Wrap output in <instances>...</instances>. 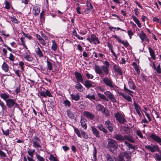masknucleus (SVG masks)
<instances>
[{"label": "nucleus", "mask_w": 161, "mask_h": 161, "mask_svg": "<svg viewBox=\"0 0 161 161\" xmlns=\"http://www.w3.org/2000/svg\"><path fill=\"white\" fill-rule=\"evenodd\" d=\"M91 129L93 134L97 138H99L100 137V134L99 131L94 126H92Z\"/></svg>", "instance_id": "21"}, {"label": "nucleus", "mask_w": 161, "mask_h": 161, "mask_svg": "<svg viewBox=\"0 0 161 161\" xmlns=\"http://www.w3.org/2000/svg\"><path fill=\"white\" fill-rule=\"evenodd\" d=\"M125 144L130 148H131L133 149H135L134 146H133L132 144L129 143L128 142L125 141Z\"/></svg>", "instance_id": "52"}, {"label": "nucleus", "mask_w": 161, "mask_h": 161, "mask_svg": "<svg viewBox=\"0 0 161 161\" xmlns=\"http://www.w3.org/2000/svg\"><path fill=\"white\" fill-rule=\"evenodd\" d=\"M114 159H115V161H125L122 155H119L117 158H114Z\"/></svg>", "instance_id": "47"}, {"label": "nucleus", "mask_w": 161, "mask_h": 161, "mask_svg": "<svg viewBox=\"0 0 161 161\" xmlns=\"http://www.w3.org/2000/svg\"><path fill=\"white\" fill-rule=\"evenodd\" d=\"M23 56L24 58L27 61L31 62L33 60V57L31 55H28L27 53H24Z\"/></svg>", "instance_id": "26"}, {"label": "nucleus", "mask_w": 161, "mask_h": 161, "mask_svg": "<svg viewBox=\"0 0 161 161\" xmlns=\"http://www.w3.org/2000/svg\"><path fill=\"white\" fill-rule=\"evenodd\" d=\"M104 124L109 131L112 132L114 131V125L109 120H106Z\"/></svg>", "instance_id": "10"}, {"label": "nucleus", "mask_w": 161, "mask_h": 161, "mask_svg": "<svg viewBox=\"0 0 161 161\" xmlns=\"http://www.w3.org/2000/svg\"><path fill=\"white\" fill-rule=\"evenodd\" d=\"M86 97L88 98L90 100L95 99V97L94 95H91L90 94H89L86 96Z\"/></svg>", "instance_id": "56"}, {"label": "nucleus", "mask_w": 161, "mask_h": 161, "mask_svg": "<svg viewBox=\"0 0 161 161\" xmlns=\"http://www.w3.org/2000/svg\"><path fill=\"white\" fill-rule=\"evenodd\" d=\"M3 69L5 72H8L9 70V67L8 65L5 62L3 63L2 65Z\"/></svg>", "instance_id": "38"}, {"label": "nucleus", "mask_w": 161, "mask_h": 161, "mask_svg": "<svg viewBox=\"0 0 161 161\" xmlns=\"http://www.w3.org/2000/svg\"><path fill=\"white\" fill-rule=\"evenodd\" d=\"M124 90L125 91L128 93V94L132 96V95L130 94L131 93H133V92L131 90L128 89L125 86V85L124 87Z\"/></svg>", "instance_id": "54"}, {"label": "nucleus", "mask_w": 161, "mask_h": 161, "mask_svg": "<svg viewBox=\"0 0 161 161\" xmlns=\"http://www.w3.org/2000/svg\"><path fill=\"white\" fill-rule=\"evenodd\" d=\"M36 156L37 160V161H45V158L39 154L36 153Z\"/></svg>", "instance_id": "42"}, {"label": "nucleus", "mask_w": 161, "mask_h": 161, "mask_svg": "<svg viewBox=\"0 0 161 161\" xmlns=\"http://www.w3.org/2000/svg\"><path fill=\"white\" fill-rule=\"evenodd\" d=\"M97 95L98 97L102 100H105L106 101H108V99L107 98V97L103 94H102L100 93H98L97 94Z\"/></svg>", "instance_id": "40"}, {"label": "nucleus", "mask_w": 161, "mask_h": 161, "mask_svg": "<svg viewBox=\"0 0 161 161\" xmlns=\"http://www.w3.org/2000/svg\"><path fill=\"white\" fill-rule=\"evenodd\" d=\"M134 107L136 110V111L138 110H141V107L138 104H137L135 101L134 102Z\"/></svg>", "instance_id": "49"}, {"label": "nucleus", "mask_w": 161, "mask_h": 161, "mask_svg": "<svg viewBox=\"0 0 161 161\" xmlns=\"http://www.w3.org/2000/svg\"><path fill=\"white\" fill-rule=\"evenodd\" d=\"M105 95L109 99H110L113 102L115 103L116 101L115 97H114L113 94L109 91H106L104 93Z\"/></svg>", "instance_id": "14"}, {"label": "nucleus", "mask_w": 161, "mask_h": 161, "mask_svg": "<svg viewBox=\"0 0 161 161\" xmlns=\"http://www.w3.org/2000/svg\"><path fill=\"white\" fill-rule=\"evenodd\" d=\"M138 36L142 42L145 41L148 42H149V39L147 36L146 34L143 31H142L139 34Z\"/></svg>", "instance_id": "16"}, {"label": "nucleus", "mask_w": 161, "mask_h": 161, "mask_svg": "<svg viewBox=\"0 0 161 161\" xmlns=\"http://www.w3.org/2000/svg\"><path fill=\"white\" fill-rule=\"evenodd\" d=\"M156 70L155 73H158V74L161 73V68L160 67V64H159L157 67H156V68L154 69Z\"/></svg>", "instance_id": "44"}, {"label": "nucleus", "mask_w": 161, "mask_h": 161, "mask_svg": "<svg viewBox=\"0 0 161 161\" xmlns=\"http://www.w3.org/2000/svg\"><path fill=\"white\" fill-rule=\"evenodd\" d=\"M131 153L130 151H125L122 153L121 155L123 158L125 157L126 159V161H131Z\"/></svg>", "instance_id": "19"}, {"label": "nucleus", "mask_w": 161, "mask_h": 161, "mask_svg": "<svg viewBox=\"0 0 161 161\" xmlns=\"http://www.w3.org/2000/svg\"><path fill=\"white\" fill-rule=\"evenodd\" d=\"M124 140H126L131 143H134L135 141L133 139V137L131 136H128L127 135L124 136Z\"/></svg>", "instance_id": "34"}, {"label": "nucleus", "mask_w": 161, "mask_h": 161, "mask_svg": "<svg viewBox=\"0 0 161 161\" xmlns=\"http://www.w3.org/2000/svg\"><path fill=\"white\" fill-rule=\"evenodd\" d=\"M113 37L117 40L119 43L123 45L126 47H127L129 46V43L127 40L122 41L119 36L116 35H114Z\"/></svg>", "instance_id": "15"}, {"label": "nucleus", "mask_w": 161, "mask_h": 161, "mask_svg": "<svg viewBox=\"0 0 161 161\" xmlns=\"http://www.w3.org/2000/svg\"><path fill=\"white\" fill-rule=\"evenodd\" d=\"M0 106L2 108V110L3 111H7V106L5 105L4 103L0 99Z\"/></svg>", "instance_id": "37"}, {"label": "nucleus", "mask_w": 161, "mask_h": 161, "mask_svg": "<svg viewBox=\"0 0 161 161\" xmlns=\"http://www.w3.org/2000/svg\"><path fill=\"white\" fill-rule=\"evenodd\" d=\"M148 50L150 54V55L151 57L152 58L153 60L156 59V56L155 54V52L150 47H148Z\"/></svg>", "instance_id": "29"}, {"label": "nucleus", "mask_w": 161, "mask_h": 161, "mask_svg": "<svg viewBox=\"0 0 161 161\" xmlns=\"http://www.w3.org/2000/svg\"><path fill=\"white\" fill-rule=\"evenodd\" d=\"M86 75L88 79H92L94 77L93 75H91L88 73L86 74Z\"/></svg>", "instance_id": "63"}, {"label": "nucleus", "mask_w": 161, "mask_h": 161, "mask_svg": "<svg viewBox=\"0 0 161 161\" xmlns=\"http://www.w3.org/2000/svg\"><path fill=\"white\" fill-rule=\"evenodd\" d=\"M2 130L3 132V134L4 135L6 136H9V129H8L6 130H4L3 128H2Z\"/></svg>", "instance_id": "57"}, {"label": "nucleus", "mask_w": 161, "mask_h": 161, "mask_svg": "<svg viewBox=\"0 0 161 161\" xmlns=\"http://www.w3.org/2000/svg\"><path fill=\"white\" fill-rule=\"evenodd\" d=\"M53 44L52 46L51 49L53 51H55L57 49V45L56 43L54 41H52Z\"/></svg>", "instance_id": "46"}, {"label": "nucleus", "mask_w": 161, "mask_h": 161, "mask_svg": "<svg viewBox=\"0 0 161 161\" xmlns=\"http://www.w3.org/2000/svg\"><path fill=\"white\" fill-rule=\"evenodd\" d=\"M94 150L93 151V157L95 160L97 159V150L95 146H94Z\"/></svg>", "instance_id": "55"}, {"label": "nucleus", "mask_w": 161, "mask_h": 161, "mask_svg": "<svg viewBox=\"0 0 161 161\" xmlns=\"http://www.w3.org/2000/svg\"><path fill=\"white\" fill-rule=\"evenodd\" d=\"M50 104L51 105L52 107L54 108L56 106V103L54 100L50 99V101H49Z\"/></svg>", "instance_id": "60"}, {"label": "nucleus", "mask_w": 161, "mask_h": 161, "mask_svg": "<svg viewBox=\"0 0 161 161\" xmlns=\"http://www.w3.org/2000/svg\"><path fill=\"white\" fill-rule=\"evenodd\" d=\"M80 130L81 132V135L85 139H88V136L87 134L81 129H80Z\"/></svg>", "instance_id": "36"}, {"label": "nucleus", "mask_w": 161, "mask_h": 161, "mask_svg": "<svg viewBox=\"0 0 161 161\" xmlns=\"http://www.w3.org/2000/svg\"><path fill=\"white\" fill-rule=\"evenodd\" d=\"M73 128L74 129V132L75 133H76V134L79 137L81 138L82 136L81 134L80 133V130H79L77 128L75 127H73Z\"/></svg>", "instance_id": "39"}, {"label": "nucleus", "mask_w": 161, "mask_h": 161, "mask_svg": "<svg viewBox=\"0 0 161 161\" xmlns=\"http://www.w3.org/2000/svg\"><path fill=\"white\" fill-rule=\"evenodd\" d=\"M33 13L36 16L38 15L40 12V8L37 6H34L33 7Z\"/></svg>", "instance_id": "28"}, {"label": "nucleus", "mask_w": 161, "mask_h": 161, "mask_svg": "<svg viewBox=\"0 0 161 161\" xmlns=\"http://www.w3.org/2000/svg\"><path fill=\"white\" fill-rule=\"evenodd\" d=\"M35 152L34 149H29L28 151V153L30 156H27V158L28 161H35V160L33 159L34 153Z\"/></svg>", "instance_id": "13"}, {"label": "nucleus", "mask_w": 161, "mask_h": 161, "mask_svg": "<svg viewBox=\"0 0 161 161\" xmlns=\"http://www.w3.org/2000/svg\"><path fill=\"white\" fill-rule=\"evenodd\" d=\"M96 107V110L98 111H100L102 112L105 108L104 106L100 103H97Z\"/></svg>", "instance_id": "31"}, {"label": "nucleus", "mask_w": 161, "mask_h": 161, "mask_svg": "<svg viewBox=\"0 0 161 161\" xmlns=\"http://www.w3.org/2000/svg\"><path fill=\"white\" fill-rule=\"evenodd\" d=\"M35 52L37 55L40 58H42L43 56V55L39 47H38L35 50Z\"/></svg>", "instance_id": "35"}, {"label": "nucleus", "mask_w": 161, "mask_h": 161, "mask_svg": "<svg viewBox=\"0 0 161 161\" xmlns=\"http://www.w3.org/2000/svg\"><path fill=\"white\" fill-rule=\"evenodd\" d=\"M136 134L137 135L139 136L140 138H142L143 137V135L142 133L141 132L140 130H137L136 131Z\"/></svg>", "instance_id": "64"}, {"label": "nucleus", "mask_w": 161, "mask_h": 161, "mask_svg": "<svg viewBox=\"0 0 161 161\" xmlns=\"http://www.w3.org/2000/svg\"><path fill=\"white\" fill-rule=\"evenodd\" d=\"M51 61H52V60L50 59L47 57V69L49 70V71L53 69V66L51 62Z\"/></svg>", "instance_id": "27"}, {"label": "nucleus", "mask_w": 161, "mask_h": 161, "mask_svg": "<svg viewBox=\"0 0 161 161\" xmlns=\"http://www.w3.org/2000/svg\"><path fill=\"white\" fill-rule=\"evenodd\" d=\"M103 81L106 85L109 86L110 88H114V84L111 78L105 77L103 79Z\"/></svg>", "instance_id": "9"}, {"label": "nucleus", "mask_w": 161, "mask_h": 161, "mask_svg": "<svg viewBox=\"0 0 161 161\" xmlns=\"http://www.w3.org/2000/svg\"><path fill=\"white\" fill-rule=\"evenodd\" d=\"M5 0V8L7 9H9L10 8V3L9 2H8L7 0Z\"/></svg>", "instance_id": "58"}, {"label": "nucleus", "mask_w": 161, "mask_h": 161, "mask_svg": "<svg viewBox=\"0 0 161 161\" xmlns=\"http://www.w3.org/2000/svg\"><path fill=\"white\" fill-rule=\"evenodd\" d=\"M75 87L80 92H82L83 91L82 86L79 82H77Z\"/></svg>", "instance_id": "32"}, {"label": "nucleus", "mask_w": 161, "mask_h": 161, "mask_svg": "<svg viewBox=\"0 0 161 161\" xmlns=\"http://www.w3.org/2000/svg\"><path fill=\"white\" fill-rule=\"evenodd\" d=\"M122 129L126 134H128L130 132L131 129L129 127L124 126Z\"/></svg>", "instance_id": "48"}, {"label": "nucleus", "mask_w": 161, "mask_h": 161, "mask_svg": "<svg viewBox=\"0 0 161 161\" xmlns=\"http://www.w3.org/2000/svg\"><path fill=\"white\" fill-rule=\"evenodd\" d=\"M63 103L66 107L70 108L71 106V103L68 100L66 99L63 102Z\"/></svg>", "instance_id": "41"}, {"label": "nucleus", "mask_w": 161, "mask_h": 161, "mask_svg": "<svg viewBox=\"0 0 161 161\" xmlns=\"http://www.w3.org/2000/svg\"><path fill=\"white\" fill-rule=\"evenodd\" d=\"M15 57L13 55V54L10 53V54L9 57H8V58L10 60L12 61H14V60Z\"/></svg>", "instance_id": "62"}, {"label": "nucleus", "mask_w": 161, "mask_h": 161, "mask_svg": "<svg viewBox=\"0 0 161 161\" xmlns=\"http://www.w3.org/2000/svg\"><path fill=\"white\" fill-rule=\"evenodd\" d=\"M38 96L39 97L42 96L43 97H46L47 96L50 97H53V95L50 93V91L44 87H42L41 89V91H39Z\"/></svg>", "instance_id": "6"}, {"label": "nucleus", "mask_w": 161, "mask_h": 161, "mask_svg": "<svg viewBox=\"0 0 161 161\" xmlns=\"http://www.w3.org/2000/svg\"><path fill=\"white\" fill-rule=\"evenodd\" d=\"M86 4H87V8L88 9L91 10L93 8V6H92L91 3H90V2L89 1H87Z\"/></svg>", "instance_id": "59"}, {"label": "nucleus", "mask_w": 161, "mask_h": 161, "mask_svg": "<svg viewBox=\"0 0 161 161\" xmlns=\"http://www.w3.org/2000/svg\"><path fill=\"white\" fill-rule=\"evenodd\" d=\"M114 115L116 120L119 123L123 124L127 122L125 115L122 114L117 112Z\"/></svg>", "instance_id": "4"}, {"label": "nucleus", "mask_w": 161, "mask_h": 161, "mask_svg": "<svg viewBox=\"0 0 161 161\" xmlns=\"http://www.w3.org/2000/svg\"><path fill=\"white\" fill-rule=\"evenodd\" d=\"M113 138L118 141H124V136H123L121 134H115Z\"/></svg>", "instance_id": "22"}, {"label": "nucleus", "mask_w": 161, "mask_h": 161, "mask_svg": "<svg viewBox=\"0 0 161 161\" xmlns=\"http://www.w3.org/2000/svg\"><path fill=\"white\" fill-rule=\"evenodd\" d=\"M86 122L87 119L85 117L81 116L80 121V125L85 130L87 128Z\"/></svg>", "instance_id": "20"}, {"label": "nucleus", "mask_w": 161, "mask_h": 161, "mask_svg": "<svg viewBox=\"0 0 161 161\" xmlns=\"http://www.w3.org/2000/svg\"><path fill=\"white\" fill-rule=\"evenodd\" d=\"M151 146L150 145H145V148L148 149L151 153H153L155 151L159 152L160 153L158 154L156 153L155 154V158L156 160L158 161H161V150H160L158 146L157 145H155L151 144Z\"/></svg>", "instance_id": "2"}, {"label": "nucleus", "mask_w": 161, "mask_h": 161, "mask_svg": "<svg viewBox=\"0 0 161 161\" xmlns=\"http://www.w3.org/2000/svg\"><path fill=\"white\" fill-rule=\"evenodd\" d=\"M102 113L104 114L106 116H108L110 114L108 110L107 109L104 108L103 111L102 112Z\"/></svg>", "instance_id": "53"}, {"label": "nucleus", "mask_w": 161, "mask_h": 161, "mask_svg": "<svg viewBox=\"0 0 161 161\" xmlns=\"http://www.w3.org/2000/svg\"><path fill=\"white\" fill-rule=\"evenodd\" d=\"M70 96L73 100H74L76 101H78L80 99V96L78 94L76 95L72 94L70 95Z\"/></svg>", "instance_id": "33"}, {"label": "nucleus", "mask_w": 161, "mask_h": 161, "mask_svg": "<svg viewBox=\"0 0 161 161\" xmlns=\"http://www.w3.org/2000/svg\"><path fill=\"white\" fill-rule=\"evenodd\" d=\"M118 146L117 142L113 139H110L108 142V148L110 151L113 152L118 148Z\"/></svg>", "instance_id": "3"}, {"label": "nucleus", "mask_w": 161, "mask_h": 161, "mask_svg": "<svg viewBox=\"0 0 161 161\" xmlns=\"http://www.w3.org/2000/svg\"><path fill=\"white\" fill-rule=\"evenodd\" d=\"M67 114L68 117L71 119H74V118L73 114L70 110L69 109L67 110Z\"/></svg>", "instance_id": "45"}, {"label": "nucleus", "mask_w": 161, "mask_h": 161, "mask_svg": "<svg viewBox=\"0 0 161 161\" xmlns=\"http://www.w3.org/2000/svg\"><path fill=\"white\" fill-rule=\"evenodd\" d=\"M129 85L130 88L133 90H135L136 86L133 81H130L129 82Z\"/></svg>", "instance_id": "51"}, {"label": "nucleus", "mask_w": 161, "mask_h": 161, "mask_svg": "<svg viewBox=\"0 0 161 161\" xmlns=\"http://www.w3.org/2000/svg\"><path fill=\"white\" fill-rule=\"evenodd\" d=\"M94 70L96 73L99 75L103 74L102 69L97 65L95 64V65Z\"/></svg>", "instance_id": "25"}, {"label": "nucleus", "mask_w": 161, "mask_h": 161, "mask_svg": "<svg viewBox=\"0 0 161 161\" xmlns=\"http://www.w3.org/2000/svg\"><path fill=\"white\" fill-rule=\"evenodd\" d=\"M23 35L25 37L27 38L30 40L32 39V37L30 35H29L28 34H26L24 32H22Z\"/></svg>", "instance_id": "61"}, {"label": "nucleus", "mask_w": 161, "mask_h": 161, "mask_svg": "<svg viewBox=\"0 0 161 161\" xmlns=\"http://www.w3.org/2000/svg\"><path fill=\"white\" fill-rule=\"evenodd\" d=\"M113 68L115 72L118 73V74L119 75H123V72L122 69L119 66L115 64H114Z\"/></svg>", "instance_id": "17"}, {"label": "nucleus", "mask_w": 161, "mask_h": 161, "mask_svg": "<svg viewBox=\"0 0 161 161\" xmlns=\"http://www.w3.org/2000/svg\"><path fill=\"white\" fill-rule=\"evenodd\" d=\"M119 94V95H121L123 97L125 100H127L129 102H132V99L131 97L127 95L126 94L124 93L119 92L118 93Z\"/></svg>", "instance_id": "23"}, {"label": "nucleus", "mask_w": 161, "mask_h": 161, "mask_svg": "<svg viewBox=\"0 0 161 161\" xmlns=\"http://www.w3.org/2000/svg\"><path fill=\"white\" fill-rule=\"evenodd\" d=\"M86 39L90 43L94 44H99L100 43L97 37L94 34H92L90 37H88Z\"/></svg>", "instance_id": "7"}, {"label": "nucleus", "mask_w": 161, "mask_h": 161, "mask_svg": "<svg viewBox=\"0 0 161 161\" xmlns=\"http://www.w3.org/2000/svg\"><path fill=\"white\" fill-rule=\"evenodd\" d=\"M9 19H10L11 21L14 23L15 24H18V20L14 16H10Z\"/></svg>", "instance_id": "43"}, {"label": "nucleus", "mask_w": 161, "mask_h": 161, "mask_svg": "<svg viewBox=\"0 0 161 161\" xmlns=\"http://www.w3.org/2000/svg\"><path fill=\"white\" fill-rule=\"evenodd\" d=\"M30 140L32 142V146L34 147H41L42 146L40 144L41 140L38 136H34L32 137Z\"/></svg>", "instance_id": "5"}, {"label": "nucleus", "mask_w": 161, "mask_h": 161, "mask_svg": "<svg viewBox=\"0 0 161 161\" xmlns=\"http://www.w3.org/2000/svg\"><path fill=\"white\" fill-rule=\"evenodd\" d=\"M83 114L88 119L91 120H93L95 117V115L94 114L88 111H84L83 113Z\"/></svg>", "instance_id": "12"}, {"label": "nucleus", "mask_w": 161, "mask_h": 161, "mask_svg": "<svg viewBox=\"0 0 161 161\" xmlns=\"http://www.w3.org/2000/svg\"><path fill=\"white\" fill-rule=\"evenodd\" d=\"M74 75L77 81V82H80L81 83H83V79L81 74L78 72L75 71Z\"/></svg>", "instance_id": "18"}, {"label": "nucleus", "mask_w": 161, "mask_h": 161, "mask_svg": "<svg viewBox=\"0 0 161 161\" xmlns=\"http://www.w3.org/2000/svg\"><path fill=\"white\" fill-rule=\"evenodd\" d=\"M10 97L11 96L7 92L2 93L0 94V97L5 101L8 108H19V105L16 103V99L11 98H10Z\"/></svg>", "instance_id": "1"}, {"label": "nucleus", "mask_w": 161, "mask_h": 161, "mask_svg": "<svg viewBox=\"0 0 161 161\" xmlns=\"http://www.w3.org/2000/svg\"><path fill=\"white\" fill-rule=\"evenodd\" d=\"M149 138L154 141L158 143L161 145V138L155 134H152L149 136Z\"/></svg>", "instance_id": "11"}, {"label": "nucleus", "mask_w": 161, "mask_h": 161, "mask_svg": "<svg viewBox=\"0 0 161 161\" xmlns=\"http://www.w3.org/2000/svg\"><path fill=\"white\" fill-rule=\"evenodd\" d=\"M97 127L101 131H102L104 133L107 134L108 131L107 129L105 128L102 124H100L97 126Z\"/></svg>", "instance_id": "30"}, {"label": "nucleus", "mask_w": 161, "mask_h": 161, "mask_svg": "<svg viewBox=\"0 0 161 161\" xmlns=\"http://www.w3.org/2000/svg\"><path fill=\"white\" fill-rule=\"evenodd\" d=\"M94 83L93 82L87 80L85 81L84 85L86 87L89 88L91 87H94V86L93 85V84Z\"/></svg>", "instance_id": "24"}, {"label": "nucleus", "mask_w": 161, "mask_h": 161, "mask_svg": "<svg viewBox=\"0 0 161 161\" xmlns=\"http://www.w3.org/2000/svg\"><path fill=\"white\" fill-rule=\"evenodd\" d=\"M49 159V160L51 161H58L57 158L55 157L52 154H51L50 155V157Z\"/></svg>", "instance_id": "50"}, {"label": "nucleus", "mask_w": 161, "mask_h": 161, "mask_svg": "<svg viewBox=\"0 0 161 161\" xmlns=\"http://www.w3.org/2000/svg\"><path fill=\"white\" fill-rule=\"evenodd\" d=\"M104 65L102 66V71H103L106 75H107L109 73V67L110 64L107 61L104 62Z\"/></svg>", "instance_id": "8"}]
</instances>
